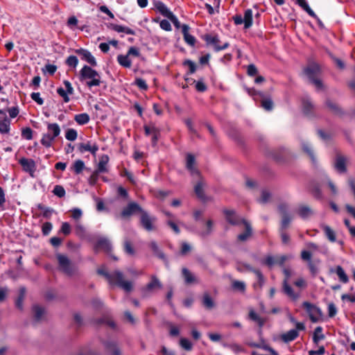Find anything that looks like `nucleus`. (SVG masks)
Segmentation results:
<instances>
[{
  "mask_svg": "<svg viewBox=\"0 0 355 355\" xmlns=\"http://www.w3.org/2000/svg\"><path fill=\"white\" fill-rule=\"evenodd\" d=\"M98 274L104 276L111 284H115L121 288L125 292H130L132 289V282L123 280V274L119 270H115L112 273L107 272L103 268L97 270Z\"/></svg>",
  "mask_w": 355,
  "mask_h": 355,
  "instance_id": "1",
  "label": "nucleus"
},
{
  "mask_svg": "<svg viewBox=\"0 0 355 355\" xmlns=\"http://www.w3.org/2000/svg\"><path fill=\"white\" fill-rule=\"evenodd\" d=\"M79 80L81 82H85L86 86L89 89L100 86L102 83L98 72L88 65H84L80 69Z\"/></svg>",
  "mask_w": 355,
  "mask_h": 355,
  "instance_id": "2",
  "label": "nucleus"
},
{
  "mask_svg": "<svg viewBox=\"0 0 355 355\" xmlns=\"http://www.w3.org/2000/svg\"><path fill=\"white\" fill-rule=\"evenodd\" d=\"M304 73L308 78L309 80L312 83L317 90L324 89V85L322 81L318 78L320 73V66L315 62L309 63L304 69Z\"/></svg>",
  "mask_w": 355,
  "mask_h": 355,
  "instance_id": "3",
  "label": "nucleus"
},
{
  "mask_svg": "<svg viewBox=\"0 0 355 355\" xmlns=\"http://www.w3.org/2000/svg\"><path fill=\"white\" fill-rule=\"evenodd\" d=\"M202 39L205 42L207 46H212L216 52L225 50L230 46V43L227 42L223 45H220L219 37L216 33L205 34L202 37Z\"/></svg>",
  "mask_w": 355,
  "mask_h": 355,
  "instance_id": "4",
  "label": "nucleus"
},
{
  "mask_svg": "<svg viewBox=\"0 0 355 355\" xmlns=\"http://www.w3.org/2000/svg\"><path fill=\"white\" fill-rule=\"evenodd\" d=\"M157 218L150 215L146 210L140 215V224L147 232H152L156 230Z\"/></svg>",
  "mask_w": 355,
  "mask_h": 355,
  "instance_id": "5",
  "label": "nucleus"
},
{
  "mask_svg": "<svg viewBox=\"0 0 355 355\" xmlns=\"http://www.w3.org/2000/svg\"><path fill=\"white\" fill-rule=\"evenodd\" d=\"M232 19L236 25L244 24V28L248 29L252 25L253 15L251 9H246L244 12V16L236 15L233 16Z\"/></svg>",
  "mask_w": 355,
  "mask_h": 355,
  "instance_id": "6",
  "label": "nucleus"
},
{
  "mask_svg": "<svg viewBox=\"0 0 355 355\" xmlns=\"http://www.w3.org/2000/svg\"><path fill=\"white\" fill-rule=\"evenodd\" d=\"M56 257L58 261L60 269L69 276L74 273V268L70 259L64 254H57Z\"/></svg>",
  "mask_w": 355,
  "mask_h": 355,
  "instance_id": "7",
  "label": "nucleus"
},
{
  "mask_svg": "<svg viewBox=\"0 0 355 355\" xmlns=\"http://www.w3.org/2000/svg\"><path fill=\"white\" fill-rule=\"evenodd\" d=\"M302 306L306 309L313 322H317L322 315L321 309L309 302H304Z\"/></svg>",
  "mask_w": 355,
  "mask_h": 355,
  "instance_id": "8",
  "label": "nucleus"
},
{
  "mask_svg": "<svg viewBox=\"0 0 355 355\" xmlns=\"http://www.w3.org/2000/svg\"><path fill=\"white\" fill-rule=\"evenodd\" d=\"M112 248V244L107 239H106L105 237H101L96 242L94 247V250L96 253H97L100 250H102L104 252H105L106 253H107L108 254H110V256L114 260L116 261V260H118V258L116 257H115L114 255H112L110 254Z\"/></svg>",
  "mask_w": 355,
  "mask_h": 355,
  "instance_id": "9",
  "label": "nucleus"
},
{
  "mask_svg": "<svg viewBox=\"0 0 355 355\" xmlns=\"http://www.w3.org/2000/svg\"><path fill=\"white\" fill-rule=\"evenodd\" d=\"M144 209L137 202H129L121 212V216L122 218H128L137 213H139L140 215L144 211Z\"/></svg>",
  "mask_w": 355,
  "mask_h": 355,
  "instance_id": "10",
  "label": "nucleus"
},
{
  "mask_svg": "<svg viewBox=\"0 0 355 355\" xmlns=\"http://www.w3.org/2000/svg\"><path fill=\"white\" fill-rule=\"evenodd\" d=\"M162 288V284L156 276H152L150 282L141 289L142 295L144 297L148 295L149 293L153 292L155 289H160Z\"/></svg>",
  "mask_w": 355,
  "mask_h": 355,
  "instance_id": "11",
  "label": "nucleus"
},
{
  "mask_svg": "<svg viewBox=\"0 0 355 355\" xmlns=\"http://www.w3.org/2000/svg\"><path fill=\"white\" fill-rule=\"evenodd\" d=\"M106 355H121L118 344L114 340H105L103 342Z\"/></svg>",
  "mask_w": 355,
  "mask_h": 355,
  "instance_id": "12",
  "label": "nucleus"
},
{
  "mask_svg": "<svg viewBox=\"0 0 355 355\" xmlns=\"http://www.w3.org/2000/svg\"><path fill=\"white\" fill-rule=\"evenodd\" d=\"M223 214L225 216L226 220L232 225H240L243 224V220H245L238 216L234 210L224 209Z\"/></svg>",
  "mask_w": 355,
  "mask_h": 355,
  "instance_id": "13",
  "label": "nucleus"
},
{
  "mask_svg": "<svg viewBox=\"0 0 355 355\" xmlns=\"http://www.w3.org/2000/svg\"><path fill=\"white\" fill-rule=\"evenodd\" d=\"M10 119L3 110H0V133L7 134L10 129Z\"/></svg>",
  "mask_w": 355,
  "mask_h": 355,
  "instance_id": "14",
  "label": "nucleus"
},
{
  "mask_svg": "<svg viewBox=\"0 0 355 355\" xmlns=\"http://www.w3.org/2000/svg\"><path fill=\"white\" fill-rule=\"evenodd\" d=\"M76 53L81 56V58L92 66L95 67L97 65L96 60L95 58L92 55L90 51L85 49H78L75 50Z\"/></svg>",
  "mask_w": 355,
  "mask_h": 355,
  "instance_id": "15",
  "label": "nucleus"
},
{
  "mask_svg": "<svg viewBox=\"0 0 355 355\" xmlns=\"http://www.w3.org/2000/svg\"><path fill=\"white\" fill-rule=\"evenodd\" d=\"M19 163L24 171L29 173L33 176L36 170L35 162L33 159L23 157L19 159Z\"/></svg>",
  "mask_w": 355,
  "mask_h": 355,
  "instance_id": "16",
  "label": "nucleus"
},
{
  "mask_svg": "<svg viewBox=\"0 0 355 355\" xmlns=\"http://www.w3.org/2000/svg\"><path fill=\"white\" fill-rule=\"evenodd\" d=\"M153 4L156 10L164 17L168 18L173 14L162 1H154Z\"/></svg>",
  "mask_w": 355,
  "mask_h": 355,
  "instance_id": "17",
  "label": "nucleus"
},
{
  "mask_svg": "<svg viewBox=\"0 0 355 355\" xmlns=\"http://www.w3.org/2000/svg\"><path fill=\"white\" fill-rule=\"evenodd\" d=\"M107 27L110 29H112V30L117 32V33H125V34L132 35H135V31L127 26H123L121 25H117L115 24L110 23V24H107Z\"/></svg>",
  "mask_w": 355,
  "mask_h": 355,
  "instance_id": "18",
  "label": "nucleus"
},
{
  "mask_svg": "<svg viewBox=\"0 0 355 355\" xmlns=\"http://www.w3.org/2000/svg\"><path fill=\"white\" fill-rule=\"evenodd\" d=\"M297 214L303 220H307L313 215L314 211L307 205H301L297 209Z\"/></svg>",
  "mask_w": 355,
  "mask_h": 355,
  "instance_id": "19",
  "label": "nucleus"
},
{
  "mask_svg": "<svg viewBox=\"0 0 355 355\" xmlns=\"http://www.w3.org/2000/svg\"><path fill=\"white\" fill-rule=\"evenodd\" d=\"M334 167L340 173H345L347 171L346 158L342 155H337L334 163Z\"/></svg>",
  "mask_w": 355,
  "mask_h": 355,
  "instance_id": "20",
  "label": "nucleus"
},
{
  "mask_svg": "<svg viewBox=\"0 0 355 355\" xmlns=\"http://www.w3.org/2000/svg\"><path fill=\"white\" fill-rule=\"evenodd\" d=\"M189 26L187 24L182 26V33L184 36V41L190 46H193L196 43V38L194 36L189 33Z\"/></svg>",
  "mask_w": 355,
  "mask_h": 355,
  "instance_id": "21",
  "label": "nucleus"
},
{
  "mask_svg": "<svg viewBox=\"0 0 355 355\" xmlns=\"http://www.w3.org/2000/svg\"><path fill=\"white\" fill-rule=\"evenodd\" d=\"M78 150L82 153L85 151H89L93 155H95L96 152L98 150V146L96 144L91 145L89 142H87V144L81 143L78 146Z\"/></svg>",
  "mask_w": 355,
  "mask_h": 355,
  "instance_id": "22",
  "label": "nucleus"
},
{
  "mask_svg": "<svg viewBox=\"0 0 355 355\" xmlns=\"http://www.w3.org/2000/svg\"><path fill=\"white\" fill-rule=\"evenodd\" d=\"M243 224L245 226V232L240 234L237 236V239L241 241H245L252 234V229L250 223L247 220H243Z\"/></svg>",
  "mask_w": 355,
  "mask_h": 355,
  "instance_id": "23",
  "label": "nucleus"
},
{
  "mask_svg": "<svg viewBox=\"0 0 355 355\" xmlns=\"http://www.w3.org/2000/svg\"><path fill=\"white\" fill-rule=\"evenodd\" d=\"M303 112L306 116H311L314 110V105L309 97L302 99Z\"/></svg>",
  "mask_w": 355,
  "mask_h": 355,
  "instance_id": "24",
  "label": "nucleus"
},
{
  "mask_svg": "<svg viewBox=\"0 0 355 355\" xmlns=\"http://www.w3.org/2000/svg\"><path fill=\"white\" fill-rule=\"evenodd\" d=\"M195 164V157L191 154H188L187 155V168L190 171L192 175H199V171L194 167Z\"/></svg>",
  "mask_w": 355,
  "mask_h": 355,
  "instance_id": "25",
  "label": "nucleus"
},
{
  "mask_svg": "<svg viewBox=\"0 0 355 355\" xmlns=\"http://www.w3.org/2000/svg\"><path fill=\"white\" fill-rule=\"evenodd\" d=\"M301 145H302V148L303 151L309 156L313 164L316 165V164H317L316 157L314 155V153L312 150L311 145L306 141H302Z\"/></svg>",
  "mask_w": 355,
  "mask_h": 355,
  "instance_id": "26",
  "label": "nucleus"
},
{
  "mask_svg": "<svg viewBox=\"0 0 355 355\" xmlns=\"http://www.w3.org/2000/svg\"><path fill=\"white\" fill-rule=\"evenodd\" d=\"M109 157L107 155H102L99 158V162L97 167V173H105L107 171V164L109 162Z\"/></svg>",
  "mask_w": 355,
  "mask_h": 355,
  "instance_id": "27",
  "label": "nucleus"
},
{
  "mask_svg": "<svg viewBox=\"0 0 355 355\" xmlns=\"http://www.w3.org/2000/svg\"><path fill=\"white\" fill-rule=\"evenodd\" d=\"M202 304L203 306L209 310L215 307V302L211 295L208 293H205L202 297Z\"/></svg>",
  "mask_w": 355,
  "mask_h": 355,
  "instance_id": "28",
  "label": "nucleus"
},
{
  "mask_svg": "<svg viewBox=\"0 0 355 355\" xmlns=\"http://www.w3.org/2000/svg\"><path fill=\"white\" fill-rule=\"evenodd\" d=\"M298 331L299 330H297V329H291L288 331H287L286 333L282 334V340L286 343L294 340L299 336Z\"/></svg>",
  "mask_w": 355,
  "mask_h": 355,
  "instance_id": "29",
  "label": "nucleus"
},
{
  "mask_svg": "<svg viewBox=\"0 0 355 355\" xmlns=\"http://www.w3.org/2000/svg\"><path fill=\"white\" fill-rule=\"evenodd\" d=\"M331 272H335L338 275L339 280L341 282L346 284L349 282L348 276L345 273L344 269L340 266H337L335 270L331 269Z\"/></svg>",
  "mask_w": 355,
  "mask_h": 355,
  "instance_id": "30",
  "label": "nucleus"
},
{
  "mask_svg": "<svg viewBox=\"0 0 355 355\" xmlns=\"http://www.w3.org/2000/svg\"><path fill=\"white\" fill-rule=\"evenodd\" d=\"M283 290L284 293L293 300H297L299 295L295 293L292 287L288 284L287 279H284L283 282Z\"/></svg>",
  "mask_w": 355,
  "mask_h": 355,
  "instance_id": "31",
  "label": "nucleus"
},
{
  "mask_svg": "<svg viewBox=\"0 0 355 355\" xmlns=\"http://www.w3.org/2000/svg\"><path fill=\"white\" fill-rule=\"evenodd\" d=\"M204 186L205 184L202 180H200L197 182V184L194 187V191L198 196V198L205 200L206 198L205 194L204 193Z\"/></svg>",
  "mask_w": 355,
  "mask_h": 355,
  "instance_id": "32",
  "label": "nucleus"
},
{
  "mask_svg": "<svg viewBox=\"0 0 355 355\" xmlns=\"http://www.w3.org/2000/svg\"><path fill=\"white\" fill-rule=\"evenodd\" d=\"M47 133H50L53 138H56L60 134V128L58 123H48L47 124Z\"/></svg>",
  "mask_w": 355,
  "mask_h": 355,
  "instance_id": "33",
  "label": "nucleus"
},
{
  "mask_svg": "<svg viewBox=\"0 0 355 355\" xmlns=\"http://www.w3.org/2000/svg\"><path fill=\"white\" fill-rule=\"evenodd\" d=\"M295 3L298 4L305 12H306L309 15L313 18L317 17L315 13L309 7L308 3L305 0H295Z\"/></svg>",
  "mask_w": 355,
  "mask_h": 355,
  "instance_id": "34",
  "label": "nucleus"
},
{
  "mask_svg": "<svg viewBox=\"0 0 355 355\" xmlns=\"http://www.w3.org/2000/svg\"><path fill=\"white\" fill-rule=\"evenodd\" d=\"M322 327L318 326L313 331V342L315 345H318L320 340H324L325 338L324 335L322 334Z\"/></svg>",
  "mask_w": 355,
  "mask_h": 355,
  "instance_id": "35",
  "label": "nucleus"
},
{
  "mask_svg": "<svg viewBox=\"0 0 355 355\" xmlns=\"http://www.w3.org/2000/svg\"><path fill=\"white\" fill-rule=\"evenodd\" d=\"M89 119H90L89 116L87 113L78 114L75 115V116H74L75 121L78 124L81 125L88 123L89 121Z\"/></svg>",
  "mask_w": 355,
  "mask_h": 355,
  "instance_id": "36",
  "label": "nucleus"
},
{
  "mask_svg": "<svg viewBox=\"0 0 355 355\" xmlns=\"http://www.w3.org/2000/svg\"><path fill=\"white\" fill-rule=\"evenodd\" d=\"M150 247L151 250L153 251L154 254L160 259L166 261V259L164 252L159 248L157 243L155 241H151L150 243Z\"/></svg>",
  "mask_w": 355,
  "mask_h": 355,
  "instance_id": "37",
  "label": "nucleus"
},
{
  "mask_svg": "<svg viewBox=\"0 0 355 355\" xmlns=\"http://www.w3.org/2000/svg\"><path fill=\"white\" fill-rule=\"evenodd\" d=\"M182 274L186 284H190L196 282V277L187 268H183L182 270Z\"/></svg>",
  "mask_w": 355,
  "mask_h": 355,
  "instance_id": "38",
  "label": "nucleus"
},
{
  "mask_svg": "<svg viewBox=\"0 0 355 355\" xmlns=\"http://www.w3.org/2000/svg\"><path fill=\"white\" fill-rule=\"evenodd\" d=\"M322 230L324 232L325 236L331 242L336 241V234L334 231L328 225H322Z\"/></svg>",
  "mask_w": 355,
  "mask_h": 355,
  "instance_id": "39",
  "label": "nucleus"
},
{
  "mask_svg": "<svg viewBox=\"0 0 355 355\" xmlns=\"http://www.w3.org/2000/svg\"><path fill=\"white\" fill-rule=\"evenodd\" d=\"M54 139L55 138H53L50 133H46L43 135L40 142L44 147L49 148L52 146Z\"/></svg>",
  "mask_w": 355,
  "mask_h": 355,
  "instance_id": "40",
  "label": "nucleus"
},
{
  "mask_svg": "<svg viewBox=\"0 0 355 355\" xmlns=\"http://www.w3.org/2000/svg\"><path fill=\"white\" fill-rule=\"evenodd\" d=\"M128 55H119L117 56V61L120 65L125 68L131 67V60L128 58Z\"/></svg>",
  "mask_w": 355,
  "mask_h": 355,
  "instance_id": "41",
  "label": "nucleus"
},
{
  "mask_svg": "<svg viewBox=\"0 0 355 355\" xmlns=\"http://www.w3.org/2000/svg\"><path fill=\"white\" fill-rule=\"evenodd\" d=\"M33 311L34 313L35 320L39 321L44 313V309L36 304L33 306Z\"/></svg>",
  "mask_w": 355,
  "mask_h": 355,
  "instance_id": "42",
  "label": "nucleus"
},
{
  "mask_svg": "<svg viewBox=\"0 0 355 355\" xmlns=\"http://www.w3.org/2000/svg\"><path fill=\"white\" fill-rule=\"evenodd\" d=\"M144 132L146 136L152 135L154 132L159 129L155 125L154 123H150L148 125H144Z\"/></svg>",
  "mask_w": 355,
  "mask_h": 355,
  "instance_id": "43",
  "label": "nucleus"
},
{
  "mask_svg": "<svg viewBox=\"0 0 355 355\" xmlns=\"http://www.w3.org/2000/svg\"><path fill=\"white\" fill-rule=\"evenodd\" d=\"M326 105L336 114H342L343 112L341 108L335 103L330 100L326 101Z\"/></svg>",
  "mask_w": 355,
  "mask_h": 355,
  "instance_id": "44",
  "label": "nucleus"
},
{
  "mask_svg": "<svg viewBox=\"0 0 355 355\" xmlns=\"http://www.w3.org/2000/svg\"><path fill=\"white\" fill-rule=\"evenodd\" d=\"M249 318L251 320L256 322L260 327H261L264 324L263 320L253 310L250 311Z\"/></svg>",
  "mask_w": 355,
  "mask_h": 355,
  "instance_id": "45",
  "label": "nucleus"
},
{
  "mask_svg": "<svg viewBox=\"0 0 355 355\" xmlns=\"http://www.w3.org/2000/svg\"><path fill=\"white\" fill-rule=\"evenodd\" d=\"M255 275L257 277V282L254 283L253 286L255 288H261L262 287L263 284H264L263 275L260 270L256 271Z\"/></svg>",
  "mask_w": 355,
  "mask_h": 355,
  "instance_id": "46",
  "label": "nucleus"
},
{
  "mask_svg": "<svg viewBox=\"0 0 355 355\" xmlns=\"http://www.w3.org/2000/svg\"><path fill=\"white\" fill-rule=\"evenodd\" d=\"M37 208L42 211H43V216L44 218H49L52 214V213L53 212V209L50 208V207H45L44 205H42V204H39L37 205Z\"/></svg>",
  "mask_w": 355,
  "mask_h": 355,
  "instance_id": "47",
  "label": "nucleus"
},
{
  "mask_svg": "<svg viewBox=\"0 0 355 355\" xmlns=\"http://www.w3.org/2000/svg\"><path fill=\"white\" fill-rule=\"evenodd\" d=\"M85 168V163L81 159L76 160L73 164V171L76 174H80Z\"/></svg>",
  "mask_w": 355,
  "mask_h": 355,
  "instance_id": "48",
  "label": "nucleus"
},
{
  "mask_svg": "<svg viewBox=\"0 0 355 355\" xmlns=\"http://www.w3.org/2000/svg\"><path fill=\"white\" fill-rule=\"evenodd\" d=\"M180 345L181 346L182 348L187 351H191L193 347L191 342L189 339L185 338H182L180 340Z\"/></svg>",
  "mask_w": 355,
  "mask_h": 355,
  "instance_id": "49",
  "label": "nucleus"
},
{
  "mask_svg": "<svg viewBox=\"0 0 355 355\" xmlns=\"http://www.w3.org/2000/svg\"><path fill=\"white\" fill-rule=\"evenodd\" d=\"M78 133L75 129L69 128L67 130L65 138L71 141H75L77 139Z\"/></svg>",
  "mask_w": 355,
  "mask_h": 355,
  "instance_id": "50",
  "label": "nucleus"
},
{
  "mask_svg": "<svg viewBox=\"0 0 355 355\" xmlns=\"http://www.w3.org/2000/svg\"><path fill=\"white\" fill-rule=\"evenodd\" d=\"M65 63L70 67L76 68L78 64V59L75 55H69L67 58Z\"/></svg>",
  "mask_w": 355,
  "mask_h": 355,
  "instance_id": "51",
  "label": "nucleus"
},
{
  "mask_svg": "<svg viewBox=\"0 0 355 355\" xmlns=\"http://www.w3.org/2000/svg\"><path fill=\"white\" fill-rule=\"evenodd\" d=\"M271 197V193L269 191L266 189H263L261 191V198L259 200V202L263 204L268 202Z\"/></svg>",
  "mask_w": 355,
  "mask_h": 355,
  "instance_id": "52",
  "label": "nucleus"
},
{
  "mask_svg": "<svg viewBox=\"0 0 355 355\" xmlns=\"http://www.w3.org/2000/svg\"><path fill=\"white\" fill-rule=\"evenodd\" d=\"M291 221V217L290 215L282 216L279 230L284 231V230L286 229L288 227V226L289 225Z\"/></svg>",
  "mask_w": 355,
  "mask_h": 355,
  "instance_id": "53",
  "label": "nucleus"
},
{
  "mask_svg": "<svg viewBox=\"0 0 355 355\" xmlns=\"http://www.w3.org/2000/svg\"><path fill=\"white\" fill-rule=\"evenodd\" d=\"M261 106L266 110L270 111L273 107V102L270 98L263 99L261 101Z\"/></svg>",
  "mask_w": 355,
  "mask_h": 355,
  "instance_id": "54",
  "label": "nucleus"
},
{
  "mask_svg": "<svg viewBox=\"0 0 355 355\" xmlns=\"http://www.w3.org/2000/svg\"><path fill=\"white\" fill-rule=\"evenodd\" d=\"M53 193L59 198H62L65 196V190L62 186L55 185L53 190Z\"/></svg>",
  "mask_w": 355,
  "mask_h": 355,
  "instance_id": "55",
  "label": "nucleus"
},
{
  "mask_svg": "<svg viewBox=\"0 0 355 355\" xmlns=\"http://www.w3.org/2000/svg\"><path fill=\"white\" fill-rule=\"evenodd\" d=\"M135 85L141 90H147L148 87L145 80L141 78H137L135 80Z\"/></svg>",
  "mask_w": 355,
  "mask_h": 355,
  "instance_id": "56",
  "label": "nucleus"
},
{
  "mask_svg": "<svg viewBox=\"0 0 355 355\" xmlns=\"http://www.w3.org/2000/svg\"><path fill=\"white\" fill-rule=\"evenodd\" d=\"M124 251L129 255H133L135 254V249L132 247L131 243L128 240L124 241Z\"/></svg>",
  "mask_w": 355,
  "mask_h": 355,
  "instance_id": "57",
  "label": "nucleus"
},
{
  "mask_svg": "<svg viewBox=\"0 0 355 355\" xmlns=\"http://www.w3.org/2000/svg\"><path fill=\"white\" fill-rule=\"evenodd\" d=\"M184 66H187L189 68V74L193 73L196 70V65L194 62L191 61V60H186L183 62Z\"/></svg>",
  "mask_w": 355,
  "mask_h": 355,
  "instance_id": "58",
  "label": "nucleus"
},
{
  "mask_svg": "<svg viewBox=\"0 0 355 355\" xmlns=\"http://www.w3.org/2000/svg\"><path fill=\"white\" fill-rule=\"evenodd\" d=\"M92 305L96 310H100L104 306L103 302L98 297L93 298L92 300Z\"/></svg>",
  "mask_w": 355,
  "mask_h": 355,
  "instance_id": "59",
  "label": "nucleus"
},
{
  "mask_svg": "<svg viewBox=\"0 0 355 355\" xmlns=\"http://www.w3.org/2000/svg\"><path fill=\"white\" fill-rule=\"evenodd\" d=\"M57 93L63 98L65 103H68L70 101L68 93L62 87H58L57 89Z\"/></svg>",
  "mask_w": 355,
  "mask_h": 355,
  "instance_id": "60",
  "label": "nucleus"
},
{
  "mask_svg": "<svg viewBox=\"0 0 355 355\" xmlns=\"http://www.w3.org/2000/svg\"><path fill=\"white\" fill-rule=\"evenodd\" d=\"M278 211L282 214V216H289V214L288 212V206L286 203H281L278 205Z\"/></svg>",
  "mask_w": 355,
  "mask_h": 355,
  "instance_id": "61",
  "label": "nucleus"
},
{
  "mask_svg": "<svg viewBox=\"0 0 355 355\" xmlns=\"http://www.w3.org/2000/svg\"><path fill=\"white\" fill-rule=\"evenodd\" d=\"M21 136L28 140L31 139L33 137L32 129L31 128H23L21 131Z\"/></svg>",
  "mask_w": 355,
  "mask_h": 355,
  "instance_id": "62",
  "label": "nucleus"
},
{
  "mask_svg": "<svg viewBox=\"0 0 355 355\" xmlns=\"http://www.w3.org/2000/svg\"><path fill=\"white\" fill-rule=\"evenodd\" d=\"M232 288L235 290L240 291H244L245 289V284L243 282L234 281L232 283Z\"/></svg>",
  "mask_w": 355,
  "mask_h": 355,
  "instance_id": "63",
  "label": "nucleus"
},
{
  "mask_svg": "<svg viewBox=\"0 0 355 355\" xmlns=\"http://www.w3.org/2000/svg\"><path fill=\"white\" fill-rule=\"evenodd\" d=\"M157 355H175L173 350L168 349L165 346H162L160 350L157 351Z\"/></svg>",
  "mask_w": 355,
  "mask_h": 355,
  "instance_id": "64",
  "label": "nucleus"
}]
</instances>
